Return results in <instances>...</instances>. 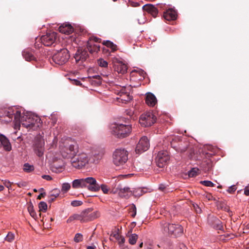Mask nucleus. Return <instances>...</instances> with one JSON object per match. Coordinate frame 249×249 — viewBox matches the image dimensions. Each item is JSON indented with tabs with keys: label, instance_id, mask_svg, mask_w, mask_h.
<instances>
[{
	"label": "nucleus",
	"instance_id": "63",
	"mask_svg": "<svg viewBox=\"0 0 249 249\" xmlns=\"http://www.w3.org/2000/svg\"><path fill=\"white\" fill-rule=\"evenodd\" d=\"M4 189V187L3 186L1 185H0V191H3Z\"/></svg>",
	"mask_w": 249,
	"mask_h": 249
},
{
	"label": "nucleus",
	"instance_id": "22",
	"mask_svg": "<svg viewBox=\"0 0 249 249\" xmlns=\"http://www.w3.org/2000/svg\"><path fill=\"white\" fill-rule=\"evenodd\" d=\"M120 94V97L117 98V100L119 103L126 104L132 99V97L129 94L124 92L123 90L121 91Z\"/></svg>",
	"mask_w": 249,
	"mask_h": 249
},
{
	"label": "nucleus",
	"instance_id": "53",
	"mask_svg": "<svg viewBox=\"0 0 249 249\" xmlns=\"http://www.w3.org/2000/svg\"><path fill=\"white\" fill-rule=\"evenodd\" d=\"M132 208H133V213L132 214V216L135 217V216L136 214V207L134 205H133L132 206Z\"/></svg>",
	"mask_w": 249,
	"mask_h": 249
},
{
	"label": "nucleus",
	"instance_id": "19",
	"mask_svg": "<svg viewBox=\"0 0 249 249\" xmlns=\"http://www.w3.org/2000/svg\"><path fill=\"white\" fill-rule=\"evenodd\" d=\"M2 146L7 151L12 149V145L8 139L4 135L0 134V149Z\"/></svg>",
	"mask_w": 249,
	"mask_h": 249
},
{
	"label": "nucleus",
	"instance_id": "62",
	"mask_svg": "<svg viewBox=\"0 0 249 249\" xmlns=\"http://www.w3.org/2000/svg\"><path fill=\"white\" fill-rule=\"evenodd\" d=\"M125 242V239L124 237H121V241L120 242V243L123 244Z\"/></svg>",
	"mask_w": 249,
	"mask_h": 249
},
{
	"label": "nucleus",
	"instance_id": "28",
	"mask_svg": "<svg viewBox=\"0 0 249 249\" xmlns=\"http://www.w3.org/2000/svg\"><path fill=\"white\" fill-rule=\"evenodd\" d=\"M100 189H101L104 194H108L109 193H113L112 190L109 186L105 184H102L99 185Z\"/></svg>",
	"mask_w": 249,
	"mask_h": 249
},
{
	"label": "nucleus",
	"instance_id": "41",
	"mask_svg": "<svg viewBox=\"0 0 249 249\" xmlns=\"http://www.w3.org/2000/svg\"><path fill=\"white\" fill-rule=\"evenodd\" d=\"M74 218H75V220H80L81 222H83V219L82 217V213H81L79 214L78 213H75L73 214Z\"/></svg>",
	"mask_w": 249,
	"mask_h": 249
},
{
	"label": "nucleus",
	"instance_id": "32",
	"mask_svg": "<svg viewBox=\"0 0 249 249\" xmlns=\"http://www.w3.org/2000/svg\"><path fill=\"white\" fill-rule=\"evenodd\" d=\"M60 191L59 189L57 188H55L53 189L51 192H50V196L51 197H54V198H56L57 197H58L60 194Z\"/></svg>",
	"mask_w": 249,
	"mask_h": 249
},
{
	"label": "nucleus",
	"instance_id": "29",
	"mask_svg": "<svg viewBox=\"0 0 249 249\" xmlns=\"http://www.w3.org/2000/svg\"><path fill=\"white\" fill-rule=\"evenodd\" d=\"M202 166L204 168V170L205 171L210 170L212 167L211 161L210 160H206L203 161L202 163Z\"/></svg>",
	"mask_w": 249,
	"mask_h": 249
},
{
	"label": "nucleus",
	"instance_id": "57",
	"mask_svg": "<svg viewBox=\"0 0 249 249\" xmlns=\"http://www.w3.org/2000/svg\"><path fill=\"white\" fill-rule=\"evenodd\" d=\"M110 48L111 49V50L113 52H114L117 50V46L115 44H114V43H113V45L111 46Z\"/></svg>",
	"mask_w": 249,
	"mask_h": 249
},
{
	"label": "nucleus",
	"instance_id": "34",
	"mask_svg": "<svg viewBox=\"0 0 249 249\" xmlns=\"http://www.w3.org/2000/svg\"><path fill=\"white\" fill-rule=\"evenodd\" d=\"M98 64L100 67L104 68H107L108 66L107 62L102 58H100L98 60Z\"/></svg>",
	"mask_w": 249,
	"mask_h": 249
},
{
	"label": "nucleus",
	"instance_id": "21",
	"mask_svg": "<svg viewBox=\"0 0 249 249\" xmlns=\"http://www.w3.org/2000/svg\"><path fill=\"white\" fill-rule=\"evenodd\" d=\"M102 158V154L100 153L95 154L93 155H88V164H95L99 163Z\"/></svg>",
	"mask_w": 249,
	"mask_h": 249
},
{
	"label": "nucleus",
	"instance_id": "23",
	"mask_svg": "<svg viewBox=\"0 0 249 249\" xmlns=\"http://www.w3.org/2000/svg\"><path fill=\"white\" fill-rule=\"evenodd\" d=\"M143 11L147 12L150 14L153 17H156L158 14V11L157 9L152 4H145L142 6Z\"/></svg>",
	"mask_w": 249,
	"mask_h": 249
},
{
	"label": "nucleus",
	"instance_id": "20",
	"mask_svg": "<svg viewBox=\"0 0 249 249\" xmlns=\"http://www.w3.org/2000/svg\"><path fill=\"white\" fill-rule=\"evenodd\" d=\"M163 17L166 20H174L177 18V12L176 10L170 8L164 13Z\"/></svg>",
	"mask_w": 249,
	"mask_h": 249
},
{
	"label": "nucleus",
	"instance_id": "50",
	"mask_svg": "<svg viewBox=\"0 0 249 249\" xmlns=\"http://www.w3.org/2000/svg\"><path fill=\"white\" fill-rule=\"evenodd\" d=\"M194 209H195V211L196 213H200L201 212V209L197 206H195L194 205Z\"/></svg>",
	"mask_w": 249,
	"mask_h": 249
},
{
	"label": "nucleus",
	"instance_id": "10",
	"mask_svg": "<svg viewBox=\"0 0 249 249\" xmlns=\"http://www.w3.org/2000/svg\"><path fill=\"white\" fill-rule=\"evenodd\" d=\"M157 117L153 112H147L142 114L139 119V123L142 126L149 127L156 121Z\"/></svg>",
	"mask_w": 249,
	"mask_h": 249
},
{
	"label": "nucleus",
	"instance_id": "11",
	"mask_svg": "<svg viewBox=\"0 0 249 249\" xmlns=\"http://www.w3.org/2000/svg\"><path fill=\"white\" fill-rule=\"evenodd\" d=\"M45 142L43 138L39 136L35 138L33 144V149L35 153L39 157L44 155L45 151Z\"/></svg>",
	"mask_w": 249,
	"mask_h": 249
},
{
	"label": "nucleus",
	"instance_id": "47",
	"mask_svg": "<svg viewBox=\"0 0 249 249\" xmlns=\"http://www.w3.org/2000/svg\"><path fill=\"white\" fill-rule=\"evenodd\" d=\"M16 184L19 187H25L26 186L27 183L25 182H19L18 183H17Z\"/></svg>",
	"mask_w": 249,
	"mask_h": 249
},
{
	"label": "nucleus",
	"instance_id": "1",
	"mask_svg": "<svg viewBox=\"0 0 249 249\" xmlns=\"http://www.w3.org/2000/svg\"><path fill=\"white\" fill-rule=\"evenodd\" d=\"M13 117L15 128L20 127L21 124L23 127L31 128L35 126L38 121H40L37 116L31 113H27L21 116L20 111L16 107L9 108L4 111V119L2 121L7 123L11 122Z\"/></svg>",
	"mask_w": 249,
	"mask_h": 249
},
{
	"label": "nucleus",
	"instance_id": "48",
	"mask_svg": "<svg viewBox=\"0 0 249 249\" xmlns=\"http://www.w3.org/2000/svg\"><path fill=\"white\" fill-rule=\"evenodd\" d=\"M42 178L47 180H51L52 179V177L49 175H43Z\"/></svg>",
	"mask_w": 249,
	"mask_h": 249
},
{
	"label": "nucleus",
	"instance_id": "61",
	"mask_svg": "<svg viewBox=\"0 0 249 249\" xmlns=\"http://www.w3.org/2000/svg\"><path fill=\"white\" fill-rule=\"evenodd\" d=\"M139 3L138 2H133L132 4V6L133 7H136L139 6Z\"/></svg>",
	"mask_w": 249,
	"mask_h": 249
},
{
	"label": "nucleus",
	"instance_id": "55",
	"mask_svg": "<svg viewBox=\"0 0 249 249\" xmlns=\"http://www.w3.org/2000/svg\"><path fill=\"white\" fill-rule=\"evenodd\" d=\"M248 188L249 186L246 187L244 190V194L247 196H249V189H248Z\"/></svg>",
	"mask_w": 249,
	"mask_h": 249
},
{
	"label": "nucleus",
	"instance_id": "5",
	"mask_svg": "<svg viewBox=\"0 0 249 249\" xmlns=\"http://www.w3.org/2000/svg\"><path fill=\"white\" fill-rule=\"evenodd\" d=\"M112 135L118 138H124L130 135L132 132V125L129 124L114 123L110 127Z\"/></svg>",
	"mask_w": 249,
	"mask_h": 249
},
{
	"label": "nucleus",
	"instance_id": "31",
	"mask_svg": "<svg viewBox=\"0 0 249 249\" xmlns=\"http://www.w3.org/2000/svg\"><path fill=\"white\" fill-rule=\"evenodd\" d=\"M199 170L197 168H192L189 172L188 176L189 177L193 178L197 175Z\"/></svg>",
	"mask_w": 249,
	"mask_h": 249
},
{
	"label": "nucleus",
	"instance_id": "52",
	"mask_svg": "<svg viewBox=\"0 0 249 249\" xmlns=\"http://www.w3.org/2000/svg\"><path fill=\"white\" fill-rule=\"evenodd\" d=\"M166 187L165 185H163V184H160L159 186V190L162 191H164L166 189Z\"/></svg>",
	"mask_w": 249,
	"mask_h": 249
},
{
	"label": "nucleus",
	"instance_id": "42",
	"mask_svg": "<svg viewBox=\"0 0 249 249\" xmlns=\"http://www.w3.org/2000/svg\"><path fill=\"white\" fill-rule=\"evenodd\" d=\"M92 84L95 86L100 85L102 84L101 79H92Z\"/></svg>",
	"mask_w": 249,
	"mask_h": 249
},
{
	"label": "nucleus",
	"instance_id": "37",
	"mask_svg": "<svg viewBox=\"0 0 249 249\" xmlns=\"http://www.w3.org/2000/svg\"><path fill=\"white\" fill-rule=\"evenodd\" d=\"M14 237H15L14 234L13 233L9 232L7 234L5 239L6 241L11 242L13 241V240L14 239Z\"/></svg>",
	"mask_w": 249,
	"mask_h": 249
},
{
	"label": "nucleus",
	"instance_id": "45",
	"mask_svg": "<svg viewBox=\"0 0 249 249\" xmlns=\"http://www.w3.org/2000/svg\"><path fill=\"white\" fill-rule=\"evenodd\" d=\"M236 190V188L235 185H233L229 188L228 191L231 194L233 193L235 190Z\"/></svg>",
	"mask_w": 249,
	"mask_h": 249
},
{
	"label": "nucleus",
	"instance_id": "27",
	"mask_svg": "<svg viewBox=\"0 0 249 249\" xmlns=\"http://www.w3.org/2000/svg\"><path fill=\"white\" fill-rule=\"evenodd\" d=\"M128 237V242L131 245H135L138 238V236L135 233L130 234L127 235Z\"/></svg>",
	"mask_w": 249,
	"mask_h": 249
},
{
	"label": "nucleus",
	"instance_id": "33",
	"mask_svg": "<svg viewBox=\"0 0 249 249\" xmlns=\"http://www.w3.org/2000/svg\"><path fill=\"white\" fill-rule=\"evenodd\" d=\"M39 211L45 212L47 209V205L46 202L41 201L38 205Z\"/></svg>",
	"mask_w": 249,
	"mask_h": 249
},
{
	"label": "nucleus",
	"instance_id": "25",
	"mask_svg": "<svg viewBox=\"0 0 249 249\" xmlns=\"http://www.w3.org/2000/svg\"><path fill=\"white\" fill-rule=\"evenodd\" d=\"M60 32L69 35L73 32V28L69 24H63L59 27Z\"/></svg>",
	"mask_w": 249,
	"mask_h": 249
},
{
	"label": "nucleus",
	"instance_id": "17",
	"mask_svg": "<svg viewBox=\"0 0 249 249\" xmlns=\"http://www.w3.org/2000/svg\"><path fill=\"white\" fill-rule=\"evenodd\" d=\"M112 191L114 194L118 192L119 196L122 197H129L132 194V193L129 187H122V186H119L116 189L112 190Z\"/></svg>",
	"mask_w": 249,
	"mask_h": 249
},
{
	"label": "nucleus",
	"instance_id": "56",
	"mask_svg": "<svg viewBox=\"0 0 249 249\" xmlns=\"http://www.w3.org/2000/svg\"><path fill=\"white\" fill-rule=\"evenodd\" d=\"M110 48L111 49V50L113 52H114L117 50V46L115 44H114V43H113V45L111 46Z\"/></svg>",
	"mask_w": 249,
	"mask_h": 249
},
{
	"label": "nucleus",
	"instance_id": "49",
	"mask_svg": "<svg viewBox=\"0 0 249 249\" xmlns=\"http://www.w3.org/2000/svg\"><path fill=\"white\" fill-rule=\"evenodd\" d=\"M74 220H75V218H74L73 215L72 214V215L70 216L69 217V218L67 220V222L68 223H69L71 222L72 221H73Z\"/></svg>",
	"mask_w": 249,
	"mask_h": 249
},
{
	"label": "nucleus",
	"instance_id": "15",
	"mask_svg": "<svg viewBox=\"0 0 249 249\" xmlns=\"http://www.w3.org/2000/svg\"><path fill=\"white\" fill-rule=\"evenodd\" d=\"M74 57L77 63L82 64L89 57V54L86 49L79 48L77 50Z\"/></svg>",
	"mask_w": 249,
	"mask_h": 249
},
{
	"label": "nucleus",
	"instance_id": "60",
	"mask_svg": "<svg viewBox=\"0 0 249 249\" xmlns=\"http://www.w3.org/2000/svg\"><path fill=\"white\" fill-rule=\"evenodd\" d=\"M87 249H96V247L95 246H88Z\"/></svg>",
	"mask_w": 249,
	"mask_h": 249
},
{
	"label": "nucleus",
	"instance_id": "18",
	"mask_svg": "<svg viewBox=\"0 0 249 249\" xmlns=\"http://www.w3.org/2000/svg\"><path fill=\"white\" fill-rule=\"evenodd\" d=\"M114 70L119 73L124 74L127 70V66L123 63L122 62L115 59L113 61Z\"/></svg>",
	"mask_w": 249,
	"mask_h": 249
},
{
	"label": "nucleus",
	"instance_id": "8",
	"mask_svg": "<svg viewBox=\"0 0 249 249\" xmlns=\"http://www.w3.org/2000/svg\"><path fill=\"white\" fill-rule=\"evenodd\" d=\"M128 160V153L124 149H116L113 155V161L116 166L124 165Z\"/></svg>",
	"mask_w": 249,
	"mask_h": 249
},
{
	"label": "nucleus",
	"instance_id": "9",
	"mask_svg": "<svg viewBox=\"0 0 249 249\" xmlns=\"http://www.w3.org/2000/svg\"><path fill=\"white\" fill-rule=\"evenodd\" d=\"M71 162L73 167L81 169L88 164V154L84 152L76 154L71 159Z\"/></svg>",
	"mask_w": 249,
	"mask_h": 249
},
{
	"label": "nucleus",
	"instance_id": "4",
	"mask_svg": "<svg viewBox=\"0 0 249 249\" xmlns=\"http://www.w3.org/2000/svg\"><path fill=\"white\" fill-rule=\"evenodd\" d=\"M79 145L76 142L68 141L61 147L60 153L63 158L71 160L79 152Z\"/></svg>",
	"mask_w": 249,
	"mask_h": 249
},
{
	"label": "nucleus",
	"instance_id": "3",
	"mask_svg": "<svg viewBox=\"0 0 249 249\" xmlns=\"http://www.w3.org/2000/svg\"><path fill=\"white\" fill-rule=\"evenodd\" d=\"M161 230L163 234L171 237L180 236L183 233V228L179 224H170L163 221L160 223Z\"/></svg>",
	"mask_w": 249,
	"mask_h": 249
},
{
	"label": "nucleus",
	"instance_id": "40",
	"mask_svg": "<svg viewBox=\"0 0 249 249\" xmlns=\"http://www.w3.org/2000/svg\"><path fill=\"white\" fill-rule=\"evenodd\" d=\"M82 202L79 200H73L71 202V205L73 207H77L82 204Z\"/></svg>",
	"mask_w": 249,
	"mask_h": 249
},
{
	"label": "nucleus",
	"instance_id": "16",
	"mask_svg": "<svg viewBox=\"0 0 249 249\" xmlns=\"http://www.w3.org/2000/svg\"><path fill=\"white\" fill-rule=\"evenodd\" d=\"M149 147V142L146 137H142L139 141L136 147V152L137 154L141 153L148 150Z\"/></svg>",
	"mask_w": 249,
	"mask_h": 249
},
{
	"label": "nucleus",
	"instance_id": "59",
	"mask_svg": "<svg viewBox=\"0 0 249 249\" xmlns=\"http://www.w3.org/2000/svg\"><path fill=\"white\" fill-rule=\"evenodd\" d=\"M101 79V77L100 75H96L92 76V79Z\"/></svg>",
	"mask_w": 249,
	"mask_h": 249
},
{
	"label": "nucleus",
	"instance_id": "39",
	"mask_svg": "<svg viewBox=\"0 0 249 249\" xmlns=\"http://www.w3.org/2000/svg\"><path fill=\"white\" fill-rule=\"evenodd\" d=\"M83 240V235L81 233H76L74 238V241L79 243Z\"/></svg>",
	"mask_w": 249,
	"mask_h": 249
},
{
	"label": "nucleus",
	"instance_id": "30",
	"mask_svg": "<svg viewBox=\"0 0 249 249\" xmlns=\"http://www.w3.org/2000/svg\"><path fill=\"white\" fill-rule=\"evenodd\" d=\"M28 210L29 213H30L31 216L33 217L34 219H36L37 218V216L36 212H35L33 206L32 204L29 205L28 207Z\"/></svg>",
	"mask_w": 249,
	"mask_h": 249
},
{
	"label": "nucleus",
	"instance_id": "12",
	"mask_svg": "<svg viewBox=\"0 0 249 249\" xmlns=\"http://www.w3.org/2000/svg\"><path fill=\"white\" fill-rule=\"evenodd\" d=\"M101 41V38L96 36H92L89 37L87 42V49L90 53H97L100 50V45L95 43L100 42Z\"/></svg>",
	"mask_w": 249,
	"mask_h": 249
},
{
	"label": "nucleus",
	"instance_id": "6",
	"mask_svg": "<svg viewBox=\"0 0 249 249\" xmlns=\"http://www.w3.org/2000/svg\"><path fill=\"white\" fill-rule=\"evenodd\" d=\"M57 39V33L54 32L47 33L46 35H43L39 38H36V42L35 44L36 48H39V44L38 42H40L43 45L46 46H50L55 43Z\"/></svg>",
	"mask_w": 249,
	"mask_h": 249
},
{
	"label": "nucleus",
	"instance_id": "7",
	"mask_svg": "<svg viewBox=\"0 0 249 249\" xmlns=\"http://www.w3.org/2000/svg\"><path fill=\"white\" fill-rule=\"evenodd\" d=\"M70 57L69 51L65 48L60 49L52 56L53 61L56 64L62 65L68 62Z\"/></svg>",
	"mask_w": 249,
	"mask_h": 249
},
{
	"label": "nucleus",
	"instance_id": "64",
	"mask_svg": "<svg viewBox=\"0 0 249 249\" xmlns=\"http://www.w3.org/2000/svg\"><path fill=\"white\" fill-rule=\"evenodd\" d=\"M142 246H143V243L142 242L140 245H139V247L140 248H142Z\"/></svg>",
	"mask_w": 249,
	"mask_h": 249
},
{
	"label": "nucleus",
	"instance_id": "58",
	"mask_svg": "<svg viewBox=\"0 0 249 249\" xmlns=\"http://www.w3.org/2000/svg\"><path fill=\"white\" fill-rule=\"evenodd\" d=\"M140 75L144 77L145 72L143 71H139Z\"/></svg>",
	"mask_w": 249,
	"mask_h": 249
},
{
	"label": "nucleus",
	"instance_id": "13",
	"mask_svg": "<svg viewBox=\"0 0 249 249\" xmlns=\"http://www.w3.org/2000/svg\"><path fill=\"white\" fill-rule=\"evenodd\" d=\"M83 219V223L92 221L99 216V213L98 211L93 212L91 209H87L81 212Z\"/></svg>",
	"mask_w": 249,
	"mask_h": 249
},
{
	"label": "nucleus",
	"instance_id": "44",
	"mask_svg": "<svg viewBox=\"0 0 249 249\" xmlns=\"http://www.w3.org/2000/svg\"><path fill=\"white\" fill-rule=\"evenodd\" d=\"M113 42L109 41V40H107V41H104L103 42V45L106 46L107 47H108V48H111V46L113 45Z\"/></svg>",
	"mask_w": 249,
	"mask_h": 249
},
{
	"label": "nucleus",
	"instance_id": "2",
	"mask_svg": "<svg viewBox=\"0 0 249 249\" xmlns=\"http://www.w3.org/2000/svg\"><path fill=\"white\" fill-rule=\"evenodd\" d=\"M72 187L74 189L87 188L92 192H97L100 190L99 185L95 178L92 177L74 179L72 181Z\"/></svg>",
	"mask_w": 249,
	"mask_h": 249
},
{
	"label": "nucleus",
	"instance_id": "14",
	"mask_svg": "<svg viewBox=\"0 0 249 249\" xmlns=\"http://www.w3.org/2000/svg\"><path fill=\"white\" fill-rule=\"evenodd\" d=\"M169 160V156L167 151H160L158 152L156 158L157 165L160 168L163 167Z\"/></svg>",
	"mask_w": 249,
	"mask_h": 249
},
{
	"label": "nucleus",
	"instance_id": "51",
	"mask_svg": "<svg viewBox=\"0 0 249 249\" xmlns=\"http://www.w3.org/2000/svg\"><path fill=\"white\" fill-rule=\"evenodd\" d=\"M206 198L208 199L209 200H211L213 198V196L210 194H207L206 195Z\"/></svg>",
	"mask_w": 249,
	"mask_h": 249
},
{
	"label": "nucleus",
	"instance_id": "35",
	"mask_svg": "<svg viewBox=\"0 0 249 249\" xmlns=\"http://www.w3.org/2000/svg\"><path fill=\"white\" fill-rule=\"evenodd\" d=\"M23 170L26 172H30L34 170V166L28 163H25L24 165Z\"/></svg>",
	"mask_w": 249,
	"mask_h": 249
},
{
	"label": "nucleus",
	"instance_id": "38",
	"mask_svg": "<svg viewBox=\"0 0 249 249\" xmlns=\"http://www.w3.org/2000/svg\"><path fill=\"white\" fill-rule=\"evenodd\" d=\"M200 183L208 187H213L214 185V183L209 180L201 181Z\"/></svg>",
	"mask_w": 249,
	"mask_h": 249
},
{
	"label": "nucleus",
	"instance_id": "43",
	"mask_svg": "<svg viewBox=\"0 0 249 249\" xmlns=\"http://www.w3.org/2000/svg\"><path fill=\"white\" fill-rule=\"evenodd\" d=\"M2 181L3 182V184L8 188H9L13 183L8 180H2Z\"/></svg>",
	"mask_w": 249,
	"mask_h": 249
},
{
	"label": "nucleus",
	"instance_id": "46",
	"mask_svg": "<svg viewBox=\"0 0 249 249\" xmlns=\"http://www.w3.org/2000/svg\"><path fill=\"white\" fill-rule=\"evenodd\" d=\"M72 83L73 85H76V86H81L82 83L81 82L78 80L74 79L72 81Z\"/></svg>",
	"mask_w": 249,
	"mask_h": 249
},
{
	"label": "nucleus",
	"instance_id": "26",
	"mask_svg": "<svg viewBox=\"0 0 249 249\" xmlns=\"http://www.w3.org/2000/svg\"><path fill=\"white\" fill-rule=\"evenodd\" d=\"M22 55L26 61H36V57L33 53L29 50H25L22 52Z\"/></svg>",
	"mask_w": 249,
	"mask_h": 249
},
{
	"label": "nucleus",
	"instance_id": "36",
	"mask_svg": "<svg viewBox=\"0 0 249 249\" xmlns=\"http://www.w3.org/2000/svg\"><path fill=\"white\" fill-rule=\"evenodd\" d=\"M71 188L70 184L68 183H64L62 185L61 191L64 193L67 192Z\"/></svg>",
	"mask_w": 249,
	"mask_h": 249
},
{
	"label": "nucleus",
	"instance_id": "24",
	"mask_svg": "<svg viewBox=\"0 0 249 249\" xmlns=\"http://www.w3.org/2000/svg\"><path fill=\"white\" fill-rule=\"evenodd\" d=\"M145 102L148 106L154 107L157 104V100L153 93H148L146 96Z\"/></svg>",
	"mask_w": 249,
	"mask_h": 249
},
{
	"label": "nucleus",
	"instance_id": "54",
	"mask_svg": "<svg viewBox=\"0 0 249 249\" xmlns=\"http://www.w3.org/2000/svg\"><path fill=\"white\" fill-rule=\"evenodd\" d=\"M45 195H46L45 193H42L39 196H38L37 199L40 200L42 198V197H44L45 196Z\"/></svg>",
	"mask_w": 249,
	"mask_h": 249
}]
</instances>
